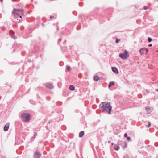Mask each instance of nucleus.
I'll use <instances>...</instances> for the list:
<instances>
[{"instance_id":"1","label":"nucleus","mask_w":158,"mask_h":158,"mask_svg":"<svg viewBox=\"0 0 158 158\" xmlns=\"http://www.w3.org/2000/svg\"><path fill=\"white\" fill-rule=\"evenodd\" d=\"M100 108L102 109L103 112H108L109 114H111L112 107L110 103L107 102H102L99 105Z\"/></svg>"},{"instance_id":"2","label":"nucleus","mask_w":158,"mask_h":158,"mask_svg":"<svg viewBox=\"0 0 158 158\" xmlns=\"http://www.w3.org/2000/svg\"><path fill=\"white\" fill-rule=\"evenodd\" d=\"M30 115L29 114L23 113L21 114V118L24 122H28L30 120Z\"/></svg>"},{"instance_id":"3","label":"nucleus","mask_w":158,"mask_h":158,"mask_svg":"<svg viewBox=\"0 0 158 158\" xmlns=\"http://www.w3.org/2000/svg\"><path fill=\"white\" fill-rule=\"evenodd\" d=\"M13 10L14 11V13L16 15H17L20 18H22L21 15H23V13L24 10L23 9H14Z\"/></svg>"},{"instance_id":"4","label":"nucleus","mask_w":158,"mask_h":158,"mask_svg":"<svg viewBox=\"0 0 158 158\" xmlns=\"http://www.w3.org/2000/svg\"><path fill=\"white\" fill-rule=\"evenodd\" d=\"M119 56L123 59H126L129 56V55L127 52L125 50L124 52L119 54Z\"/></svg>"},{"instance_id":"5","label":"nucleus","mask_w":158,"mask_h":158,"mask_svg":"<svg viewBox=\"0 0 158 158\" xmlns=\"http://www.w3.org/2000/svg\"><path fill=\"white\" fill-rule=\"evenodd\" d=\"M148 51V49L145 48H144L140 49L139 51V52L141 55H143L145 53L147 54Z\"/></svg>"},{"instance_id":"6","label":"nucleus","mask_w":158,"mask_h":158,"mask_svg":"<svg viewBox=\"0 0 158 158\" xmlns=\"http://www.w3.org/2000/svg\"><path fill=\"white\" fill-rule=\"evenodd\" d=\"M41 156V154L38 152H36L34 155V158H39Z\"/></svg>"},{"instance_id":"7","label":"nucleus","mask_w":158,"mask_h":158,"mask_svg":"<svg viewBox=\"0 0 158 158\" xmlns=\"http://www.w3.org/2000/svg\"><path fill=\"white\" fill-rule=\"evenodd\" d=\"M10 124L8 123L6 124L4 127V131H7L9 129Z\"/></svg>"},{"instance_id":"8","label":"nucleus","mask_w":158,"mask_h":158,"mask_svg":"<svg viewBox=\"0 0 158 158\" xmlns=\"http://www.w3.org/2000/svg\"><path fill=\"white\" fill-rule=\"evenodd\" d=\"M112 69L113 72H114L116 74H118V71L117 68L115 67H112Z\"/></svg>"},{"instance_id":"9","label":"nucleus","mask_w":158,"mask_h":158,"mask_svg":"<svg viewBox=\"0 0 158 158\" xmlns=\"http://www.w3.org/2000/svg\"><path fill=\"white\" fill-rule=\"evenodd\" d=\"M145 109L146 110L148 114H150V112L152 111V109L150 108L148 106H146L145 107Z\"/></svg>"},{"instance_id":"10","label":"nucleus","mask_w":158,"mask_h":158,"mask_svg":"<svg viewBox=\"0 0 158 158\" xmlns=\"http://www.w3.org/2000/svg\"><path fill=\"white\" fill-rule=\"evenodd\" d=\"M84 132L83 131H81L79 133V136L80 137H82L84 135Z\"/></svg>"},{"instance_id":"11","label":"nucleus","mask_w":158,"mask_h":158,"mask_svg":"<svg viewBox=\"0 0 158 158\" xmlns=\"http://www.w3.org/2000/svg\"><path fill=\"white\" fill-rule=\"evenodd\" d=\"M47 88H49V89H52L53 88V85L50 84H48L46 86Z\"/></svg>"},{"instance_id":"12","label":"nucleus","mask_w":158,"mask_h":158,"mask_svg":"<svg viewBox=\"0 0 158 158\" xmlns=\"http://www.w3.org/2000/svg\"><path fill=\"white\" fill-rule=\"evenodd\" d=\"M100 79L99 77L97 75H96L94 76V79L95 81H97Z\"/></svg>"},{"instance_id":"13","label":"nucleus","mask_w":158,"mask_h":158,"mask_svg":"<svg viewBox=\"0 0 158 158\" xmlns=\"http://www.w3.org/2000/svg\"><path fill=\"white\" fill-rule=\"evenodd\" d=\"M69 89L71 90H73L75 89V87L73 85H71L69 86Z\"/></svg>"},{"instance_id":"14","label":"nucleus","mask_w":158,"mask_h":158,"mask_svg":"<svg viewBox=\"0 0 158 158\" xmlns=\"http://www.w3.org/2000/svg\"><path fill=\"white\" fill-rule=\"evenodd\" d=\"M114 85V82H111L109 83V85H108V87L109 88H110V87L112 85Z\"/></svg>"},{"instance_id":"15","label":"nucleus","mask_w":158,"mask_h":158,"mask_svg":"<svg viewBox=\"0 0 158 158\" xmlns=\"http://www.w3.org/2000/svg\"><path fill=\"white\" fill-rule=\"evenodd\" d=\"M114 149L116 150H118L119 149L120 147L119 146H117L116 147L115 146H114Z\"/></svg>"},{"instance_id":"16","label":"nucleus","mask_w":158,"mask_h":158,"mask_svg":"<svg viewBox=\"0 0 158 158\" xmlns=\"http://www.w3.org/2000/svg\"><path fill=\"white\" fill-rule=\"evenodd\" d=\"M66 68L68 71H69L70 70V67L69 66H67Z\"/></svg>"},{"instance_id":"17","label":"nucleus","mask_w":158,"mask_h":158,"mask_svg":"<svg viewBox=\"0 0 158 158\" xmlns=\"http://www.w3.org/2000/svg\"><path fill=\"white\" fill-rule=\"evenodd\" d=\"M148 40L149 42H150L152 41V39L150 37H148Z\"/></svg>"},{"instance_id":"18","label":"nucleus","mask_w":158,"mask_h":158,"mask_svg":"<svg viewBox=\"0 0 158 158\" xmlns=\"http://www.w3.org/2000/svg\"><path fill=\"white\" fill-rule=\"evenodd\" d=\"M148 123H149V124H148V126H147L148 127V128L150 127L151 126V123L150 122H149Z\"/></svg>"},{"instance_id":"19","label":"nucleus","mask_w":158,"mask_h":158,"mask_svg":"<svg viewBox=\"0 0 158 158\" xmlns=\"http://www.w3.org/2000/svg\"><path fill=\"white\" fill-rule=\"evenodd\" d=\"M120 40L119 39H117V38L116 39V40H115V42L116 43H118V42Z\"/></svg>"},{"instance_id":"20","label":"nucleus","mask_w":158,"mask_h":158,"mask_svg":"<svg viewBox=\"0 0 158 158\" xmlns=\"http://www.w3.org/2000/svg\"><path fill=\"white\" fill-rule=\"evenodd\" d=\"M148 7L147 6H145L143 7V8L144 10H147L148 9Z\"/></svg>"},{"instance_id":"21","label":"nucleus","mask_w":158,"mask_h":158,"mask_svg":"<svg viewBox=\"0 0 158 158\" xmlns=\"http://www.w3.org/2000/svg\"><path fill=\"white\" fill-rule=\"evenodd\" d=\"M131 139V138L130 137H127V139L128 140H129Z\"/></svg>"},{"instance_id":"22","label":"nucleus","mask_w":158,"mask_h":158,"mask_svg":"<svg viewBox=\"0 0 158 158\" xmlns=\"http://www.w3.org/2000/svg\"><path fill=\"white\" fill-rule=\"evenodd\" d=\"M127 133H125V134H124V136L125 137H127Z\"/></svg>"},{"instance_id":"23","label":"nucleus","mask_w":158,"mask_h":158,"mask_svg":"<svg viewBox=\"0 0 158 158\" xmlns=\"http://www.w3.org/2000/svg\"><path fill=\"white\" fill-rule=\"evenodd\" d=\"M152 46V44H149V45H148V46L149 47H151Z\"/></svg>"},{"instance_id":"24","label":"nucleus","mask_w":158,"mask_h":158,"mask_svg":"<svg viewBox=\"0 0 158 158\" xmlns=\"http://www.w3.org/2000/svg\"><path fill=\"white\" fill-rule=\"evenodd\" d=\"M50 18H54V16H51L50 17Z\"/></svg>"},{"instance_id":"25","label":"nucleus","mask_w":158,"mask_h":158,"mask_svg":"<svg viewBox=\"0 0 158 158\" xmlns=\"http://www.w3.org/2000/svg\"><path fill=\"white\" fill-rule=\"evenodd\" d=\"M108 143H111V141H110V140H109V141H108Z\"/></svg>"},{"instance_id":"26","label":"nucleus","mask_w":158,"mask_h":158,"mask_svg":"<svg viewBox=\"0 0 158 158\" xmlns=\"http://www.w3.org/2000/svg\"><path fill=\"white\" fill-rule=\"evenodd\" d=\"M28 62H30L31 61V60H30V59H29V60H28Z\"/></svg>"},{"instance_id":"27","label":"nucleus","mask_w":158,"mask_h":158,"mask_svg":"<svg viewBox=\"0 0 158 158\" xmlns=\"http://www.w3.org/2000/svg\"><path fill=\"white\" fill-rule=\"evenodd\" d=\"M126 147H127V145H126V144H125V146H124V147H125V148H126Z\"/></svg>"},{"instance_id":"28","label":"nucleus","mask_w":158,"mask_h":158,"mask_svg":"<svg viewBox=\"0 0 158 158\" xmlns=\"http://www.w3.org/2000/svg\"><path fill=\"white\" fill-rule=\"evenodd\" d=\"M114 145V143H111V145Z\"/></svg>"},{"instance_id":"29","label":"nucleus","mask_w":158,"mask_h":158,"mask_svg":"<svg viewBox=\"0 0 158 158\" xmlns=\"http://www.w3.org/2000/svg\"><path fill=\"white\" fill-rule=\"evenodd\" d=\"M61 40V39H59V40Z\"/></svg>"},{"instance_id":"30","label":"nucleus","mask_w":158,"mask_h":158,"mask_svg":"<svg viewBox=\"0 0 158 158\" xmlns=\"http://www.w3.org/2000/svg\"><path fill=\"white\" fill-rule=\"evenodd\" d=\"M148 67L149 68L151 69V67H150L149 66H148Z\"/></svg>"},{"instance_id":"31","label":"nucleus","mask_w":158,"mask_h":158,"mask_svg":"<svg viewBox=\"0 0 158 158\" xmlns=\"http://www.w3.org/2000/svg\"><path fill=\"white\" fill-rule=\"evenodd\" d=\"M156 91H158V89H157L156 90Z\"/></svg>"},{"instance_id":"32","label":"nucleus","mask_w":158,"mask_h":158,"mask_svg":"<svg viewBox=\"0 0 158 158\" xmlns=\"http://www.w3.org/2000/svg\"><path fill=\"white\" fill-rule=\"evenodd\" d=\"M3 0H0V1H2Z\"/></svg>"}]
</instances>
